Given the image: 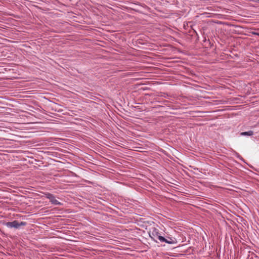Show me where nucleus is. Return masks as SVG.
I'll return each mask as SVG.
<instances>
[{
    "label": "nucleus",
    "mask_w": 259,
    "mask_h": 259,
    "mask_svg": "<svg viewBox=\"0 0 259 259\" xmlns=\"http://www.w3.org/2000/svg\"><path fill=\"white\" fill-rule=\"evenodd\" d=\"M152 234L156 238H157L161 242H165L167 244H175L176 243V240L175 238L167 237V238L160 235V233L157 231L153 232Z\"/></svg>",
    "instance_id": "nucleus-1"
},
{
    "label": "nucleus",
    "mask_w": 259,
    "mask_h": 259,
    "mask_svg": "<svg viewBox=\"0 0 259 259\" xmlns=\"http://www.w3.org/2000/svg\"><path fill=\"white\" fill-rule=\"evenodd\" d=\"M27 224L25 222H21L19 223L17 221H14L13 222H9L4 223V225L8 228H15L19 229L22 226H26Z\"/></svg>",
    "instance_id": "nucleus-2"
},
{
    "label": "nucleus",
    "mask_w": 259,
    "mask_h": 259,
    "mask_svg": "<svg viewBox=\"0 0 259 259\" xmlns=\"http://www.w3.org/2000/svg\"><path fill=\"white\" fill-rule=\"evenodd\" d=\"M46 197L50 200V201L54 205H61V203L57 200L55 197L51 193L46 194Z\"/></svg>",
    "instance_id": "nucleus-3"
},
{
    "label": "nucleus",
    "mask_w": 259,
    "mask_h": 259,
    "mask_svg": "<svg viewBox=\"0 0 259 259\" xmlns=\"http://www.w3.org/2000/svg\"><path fill=\"white\" fill-rule=\"evenodd\" d=\"M253 132L252 131H249L248 132H244L241 133V135L242 136H251L253 135Z\"/></svg>",
    "instance_id": "nucleus-4"
},
{
    "label": "nucleus",
    "mask_w": 259,
    "mask_h": 259,
    "mask_svg": "<svg viewBox=\"0 0 259 259\" xmlns=\"http://www.w3.org/2000/svg\"><path fill=\"white\" fill-rule=\"evenodd\" d=\"M257 34L258 35H259V33H257Z\"/></svg>",
    "instance_id": "nucleus-5"
}]
</instances>
